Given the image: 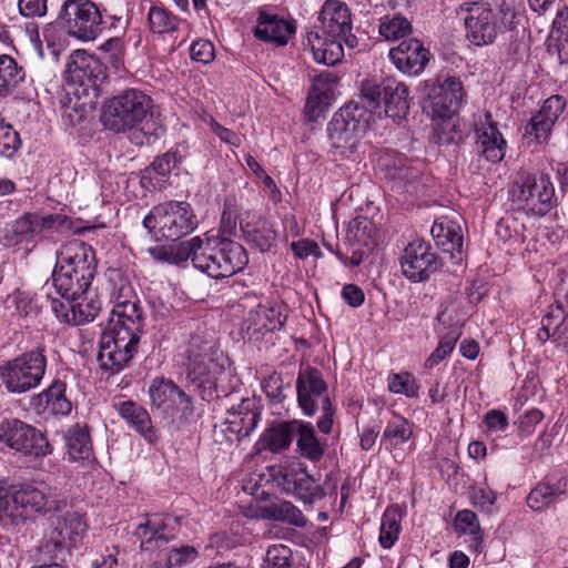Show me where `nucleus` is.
Segmentation results:
<instances>
[{"label":"nucleus","instance_id":"51","mask_svg":"<svg viewBox=\"0 0 568 568\" xmlns=\"http://www.w3.org/2000/svg\"><path fill=\"white\" fill-rule=\"evenodd\" d=\"M552 124L544 120L538 114H534L525 128L524 138L530 144L532 142H546L551 133Z\"/></svg>","mask_w":568,"mask_h":568},{"label":"nucleus","instance_id":"1","mask_svg":"<svg viewBox=\"0 0 568 568\" xmlns=\"http://www.w3.org/2000/svg\"><path fill=\"white\" fill-rule=\"evenodd\" d=\"M320 26L306 31L304 45L312 51L316 62L335 65L344 57L343 43L355 48L357 39L352 34V18L346 3L326 0L318 18Z\"/></svg>","mask_w":568,"mask_h":568},{"label":"nucleus","instance_id":"16","mask_svg":"<svg viewBox=\"0 0 568 568\" xmlns=\"http://www.w3.org/2000/svg\"><path fill=\"white\" fill-rule=\"evenodd\" d=\"M422 93L433 115L439 119H449L456 114L464 98L462 82L455 78H447L443 82L425 81L422 84Z\"/></svg>","mask_w":568,"mask_h":568},{"label":"nucleus","instance_id":"49","mask_svg":"<svg viewBox=\"0 0 568 568\" xmlns=\"http://www.w3.org/2000/svg\"><path fill=\"white\" fill-rule=\"evenodd\" d=\"M460 333L456 329H452L446 333L440 339L437 347L432 352L425 362L427 368L437 366L444 361L455 348L456 342L458 341Z\"/></svg>","mask_w":568,"mask_h":568},{"label":"nucleus","instance_id":"21","mask_svg":"<svg viewBox=\"0 0 568 568\" xmlns=\"http://www.w3.org/2000/svg\"><path fill=\"white\" fill-rule=\"evenodd\" d=\"M297 402L307 416H313L318 407L331 402L327 385L321 373L313 367H307L298 373L296 379Z\"/></svg>","mask_w":568,"mask_h":568},{"label":"nucleus","instance_id":"62","mask_svg":"<svg viewBox=\"0 0 568 568\" xmlns=\"http://www.w3.org/2000/svg\"><path fill=\"white\" fill-rule=\"evenodd\" d=\"M190 54L193 61L207 64L214 59V47L207 40H197L192 43Z\"/></svg>","mask_w":568,"mask_h":568},{"label":"nucleus","instance_id":"42","mask_svg":"<svg viewBox=\"0 0 568 568\" xmlns=\"http://www.w3.org/2000/svg\"><path fill=\"white\" fill-rule=\"evenodd\" d=\"M455 529L458 534L470 536V547L477 550L483 541L477 515L471 510H460L455 518Z\"/></svg>","mask_w":568,"mask_h":568},{"label":"nucleus","instance_id":"44","mask_svg":"<svg viewBox=\"0 0 568 568\" xmlns=\"http://www.w3.org/2000/svg\"><path fill=\"white\" fill-rule=\"evenodd\" d=\"M270 516L280 521L287 523L297 527H304L307 523L303 513L291 501L280 500L268 507Z\"/></svg>","mask_w":568,"mask_h":568},{"label":"nucleus","instance_id":"50","mask_svg":"<svg viewBox=\"0 0 568 568\" xmlns=\"http://www.w3.org/2000/svg\"><path fill=\"white\" fill-rule=\"evenodd\" d=\"M292 550L282 544L268 547L261 568H293Z\"/></svg>","mask_w":568,"mask_h":568},{"label":"nucleus","instance_id":"19","mask_svg":"<svg viewBox=\"0 0 568 568\" xmlns=\"http://www.w3.org/2000/svg\"><path fill=\"white\" fill-rule=\"evenodd\" d=\"M57 499L52 497V489L47 484L30 483L13 488L12 503L16 507L17 524L40 511H53Z\"/></svg>","mask_w":568,"mask_h":568},{"label":"nucleus","instance_id":"27","mask_svg":"<svg viewBox=\"0 0 568 568\" xmlns=\"http://www.w3.org/2000/svg\"><path fill=\"white\" fill-rule=\"evenodd\" d=\"M430 233L436 244L442 247L444 252L449 253L453 258L460 260L463 231L457 221L440 217L434 222Z\"/></svg>","mask_w":568,"mask_h":568},{"label":"nucleus","instance_id":"13","mask_svg":"<svg viewBox=\"0 0 568 568\" xmlns=\"http://www.w3.org/2000/svg\"><path fill=\"white\" fill-rule=\"evenodd\" d=\"M212 346L202 343L199 337H193L185 351V366L189 378L199 387L211 388L215 386L219 375L223 372V365L219 363L215 353H210Z\"/></svg>","mask_w":568,"mask_h":568},{"label":"nucleus","instance_id":"9","mask_svg":"<svg viewBox=\"0 0 568 568\" xmlns=\"http://www.w3.org/2000/svg\"><path fill=\"white\" fill-rule=\"evenodd\" d=\"M58 18L68 34L81 41H93L103 30L102 14L91 0H65Z\"/></svg>","mask_w":568,"mask_h":568},{"label":"nucleus","instance_id":"23","mask_svg":"<svg viewBox=\"0 0 568 568\" xmlns=\"http://www.w3.org/2000/svg\"><path fill=\"white\" fill-rule=\"evenodd\" d=\"M430 53L417 39L402 41L389 50V58L403 73L417 75L429 61Z\"/></svg>","mask_w":568,"mask_h":568},{"label":"nucleus","instance_id":"48","mask_svg":"<svg viewBox=\"0 0 568 568\" xmlns=\"http://www.w3.org/2000/svg\"><path fill=\"white\" fill-rule=\"evenodd\" d=\"M388 389L394 394L416 397L418 396L419 385L413 374L402 372L388 376Z\"/></svg>","mask_w":568,"mask_h":568},{"label":"nucleus","instance_id":"37","mask_svg":"<svg viewBox=\"0 0 568 568\" xmlns=\"http://www.w3.org/2000/svg\"><path fill=\"white\" fill-rule=\"evenodd\" d=\"M413 435V424L399 415H394L387 423L382 443L387 449L400 448Z\"/></svg>","mask_w":568,"mask_h":568},{"label":"nucleus","instance_id":"31","mask_svg":"<svg viewBox=\"0 0 568 568\" xmlns=\"http://www.w3.org/2000/svg\"><path fill=\"white\" fill-rule=\"evenodd\" d=\"M568 491V477H561L555 483L549 480L537 484L527 496V505L535 511H540L559 500Z\"/></svg>","mask_w":568,"mask_h":568},{"label":"nucleus","instance_id":"34","mask_svg":"<svg viewBox=\"0 0 568 568\" xmlns=\"http://www.w3.org/2000/svg\"><path fill=\"white\" fill-rule=\"evenodd\" d=\"M298 427H301V423L297 419L284 422L271 427L263 435V446L273 453L287 449L294 436H296Z\"/></svg>","mask_w":568,"mask_h":568},{"label":"nucleus","instance_id":"18","mask_svg":"<svg viewBox=\"0 0 568 568\" xmlns=\"http://www.w3.org/2000/svg\"><path fill=\"white\" fill-rule=\"evenodd\" d=\"M64 80L70 87L97 89L104 80L105 72L101 61L84 50H75L69 57L64 71Z\"/></svg>","mask_w":568,"mask_h":568},{"label":"nucleus","instance_id":"55","mask_svg":"<svg viewBox=\"0 0 568 568\" xmlns=\"http://www.w3.org/2000/svg\"><path fill=\"white\" fill-rule=\"evenodd\" d=\"M32 223L34 235H39L60 230L67 223V217L61 214H32Z\"/></svg>","mask_w":568,"mask_h":568},{"label":"nucleus","instance_id":"4","mask_svg":"<svg viewBox=\"0 0 568 568\" xmlns=\"http://www.w3.org/2000/svg\"><path fill=\"white\" fill-rule=\"evenodd\" d=\"M517 0H490L468 3L464 17L466 37L475 45L491 44L498 33L511 27Z\"/></svg>","mask_w":568,"mask_h":568},{"label":"nucleus","instance_id":"24","mask_svg":"<svg viewBox=\"0 0 568 568\" xmlns=\"http://www.w3.org/2000/svg\"><path fill=\"white\" fill-rule=\"evenodd\" d=\"M478 152L489 162H500L506 153V140L497 128L490 113H485L484 121L476 129Z\"/></svg>","mask_w":568,"mask_h":568},{"label":"nucleus","instance_id":"2","mask_svg":"<svg viewBox=\"0 0 568 568\" xmlns=\"http://www.w3.org/2000/svg\"><path fill=\"white\" fill-rule=\"evenodd\" d=\"M52 284L60 296L78 297L85 294L97 274L93 250L81 240H72L55 253Z\"/></svg>","mask_w":568,"mask_h":568},{"label":"nucleus","instance_id":"58","mask_svg":"<svg viewBox=\"0 0 568 568\" xmlns=\"http://www.w3.org/2000/svg\"><path fill=\"white\" fill-rule=\"evenodd\" d=\"M566 106L565 100L560 95H552L548 98L540 110L536 113L550 124L555 125L558 118L561 115Z\"/></svg>","mask_w":568,"mask_h":568},{"label":"nucleus","instance_id":"30","mask_svg":"<svg viewBox=\"0 0 568 568\" xmlns=\"http://www.w3.org/2000/svg\"><path fill=\"white\" fill-rule=\"evenodd\" d=\"M68 454L74 462L82 465L92 464L95 460L92 440L87 425L75 424L71 426L65 435Z\"/></svg>","mask_w":568,"mask_h":568},{"label":"nucleus","instance_id":"25","mask_svg":"<svg viewBox=\"0 0 568 568\" xmlns=\"http://www.w3.org/2000/svg\"><path fill=\"white\" fill-rule=\"evenodd\" d=\"M106 329H112L120 334L124 332L130 337L140 341L143 329V315L139 303L135 301L118 303L111 312Z\"/></svg>","mask_w":568,"mask_h":568},{"label":"nucleus","instance_id":"15","mask_svg":"<svg viewBox=\"0 0 568 568\" xmlns=\"http://www.w3.org/2000/svg\"><path fill=\"white\" fill-rule=\"evenodd\" d=\"M399 264L407 280L419 283L427 281L438 270L439 258L428 242L416 239L403 250Z\"/></svg>","mask_w":568,"mask_h":568},{"label":"nucleus","instance_id":"61","mask_svg":"<svg viewBox=\"0 0 568 568\" xmlns=\"http://www.w3.org/2000/svg\"><path fill=\"white\" fill-rule=\"evenodd\" d=\"M14 503H12V491L0 486V521L3 524H17Z\"/></svg>","mask_w":568,"mask_h":568},{"label":"nucleus","instance_id":"53","mask_svg":"<svg viewBox=\"0 0 568 568\" xmlns=\"http://www.w3.org/2000/svg\"><path fill=\"white\" fill-rule=\"evenodd\" d=\"M178 163L179 160L176 153L166 152L162 156H158L152 164L145 169L143 179H153V174L163 179L168 176L174 168H176Z\"/></svg>","mask_w":568,"mask_h":568},{"label":"nucleus","instance_id":"33","mask_svg":"<svg viewBox=\"0 0 568 568\" xmlns=\"http://www.w3.org/2000/svg\"><path fill=\"white\" fill-rule=\"evenodd\" d=\"M383 100L386 115L394 120L405 118L409 110L408 88L403 82L385 80Z\"/></svg>","mask_w":568,"mask_h":568},{"label":"nucleus","instance_id":"10","mask_svg":"<svg viewBox=\"0 0 568 568\" xmlns=\"http://www.w3.org/2000/svg\"><path fill=\"white\" fill-rule=\"evenodd\" d=\"M0 444L24 456L40 457L51 453L39 429L16 418L0 422Z\"/></svg>","mask_w":568,"mask_h":568},{"label":"nucleus","instance_id":"43","mask_svg":"<svg viewBox=\"0 0 568 568\" xmlns=\"http://www.w3.org/2000/svg\"><path fill=\"white\" fill-rule=\"evenodd\" d=\"M410 32L412 23L403 16H385L381 19L379 34L387 41L399 40Z\"/></svg>","mask_w":568,"mask_h":568},{"label":"nucleus","instance_id":"63","mask_svg":"<svg viewBox=\"0 0 568 568\" xmlns=\"http://www.w3.org/2000/svg\"><path fill=\"white\" fill-rule=\"evenodd\" d=\"M18 9L26 18L43 17L48 11V0H18Z\"/></svg>","mask_w":568,"mask_h":568},{"label":"nucleus","instance_id":"45","mask_svg":"<svg viewBox=\"0 0 568 568\" xmlns=\"http://www.w3.org/2000/svg\"><path fill=\"white\" fill-rule=\"evenodd\" d=\"M33 235L34 229L31 213L18 217L4 227V239L10 245L21 243Z\"/></svg>","mask_w":568,"mask_h":568},{"label":"nucleus","instance_id":"3","mask_svg":"<svg viewBox=\"0 0 568 568\" xmlns=\"http://www.w3.org/2000/svg\"><path fill=\"white\" fill-rule=\"evenodd\" d=\"M191 261L195 268L213 278L230 277L248 263L245 248L226 237L207 235L192 237Z\"/></svg>","mask_w":568,"mask_h":568},{"label":"nucleus","instance_id":"46","mask_svg":"<svg viewBox=\"0 0 568 568\" xmlns=\"http://www.w3.org/2000/svg\"><path fill=\"white\" fill-rule=\"evenodd\" d=\"M75 321L72 325H82L92 322L101 310V303L89 290L85 294L74 301Z\"/></svg>","mask_w":568,"mask_h":568},{"label":"nucleus","instance_id":"22","mask_svg":"<svg viewBox=\"0 0 568 568\" xmlns=\"http://www.w3.org/2000/svg\"><path fill=\"white\" fill-rule=\"evenodd\" d=\"M296 33V23L278 14L262 10L258 12L254 36L262 41L282 47Z\"/></svg>","mask_w":568,"mask_h":568},{"label":"nucleus","instance_id":"6","mask_svg":"<svg viewBox=\"0 0 568 568\" xmlns=\"http://www.w3.org/2000/svg\"><path fill=\"white\" fill-rule=\"evenodd\" d=\"M47 371L43 348L24 352L0 364V385L10 394H24L37 388Z\"/></svg>","mask_w":568,"mask_h":568},{"label":"nucleus","instance_id":"60","mask_svg":"<svg viewBox=\"0 0 568 568\" xmlns=\"http://www.w3.org/2000/svg\"><path fill=\"white\" fill-rule=\"evenodd\" d=\"M544 414L537 408L527 410L518 420L519 436L528 437L534 432L536 426L542 420Z\"/></svg>","mask_w":568,"mask_h":568},{"label":"nucleus","instance_id":"29","mask_svg":"<svg viewBox=\"0 0 568 568\" xmlns=\"http://www.w3.org/2000/svg\"><path fill=\"white\" fill-rule=\"evenodd\" d=\"M284 322L285 316L278 306L258 304L256 308L248 312L243 327L252 334H264L280 329Z\"/></svg>","mask_w":568,"mask_h":568},{"label":"nucleus","instance_id":"17","mask_svg":"<svg viewBox=\"0 0 568 568\" xmlns=\"http://www.w3.org/2000/svg\"><path fill=\"white\" fill-rule=\"evenodd\" d=\"M54 503L55 519L52 521L53 530L50 540L54 544L59 554L63 555L83 537L87 525L79 513L70 510L65 498L57 497Z\"/></svg>","mask_w":568,"mask_h":568},{"label":"nucleus","instance_id":"5","mask_svg":"<svg viewBox=\"0 0 568 568\" xmlns=\"http://www.w3.org/2000/svg\"><path fill=\"white\" fill-rule=\"evenodd\" d=\"M142 223L154 237L166 241L186 236L199 226L191 204L185 201H168L153 206Z\"/></svg>","mask_w":568,"mask_h":568},{"label":"nucleus","instance_id":"38","mask_svg":"<svg viewBox=\"0 0 568 568\" xmlns=\"http://www.w3.org/2000/svg\"><path fill=\"white\" fill-rule=\"evenodd\" d=\"M246 237L262 252L268 251L276 241L277 232L272 222L258 217L254 223L241 224Z\"/></svg>","mask_w":568,"mask_h":568},{"label":"nucleus","instance_id":"41","mask_svg":"<svg viewBox=\"0 0 568 568\" xmlns=\"http://www.w3.org/2000/svg\"><path fill=\"white\" fill-rule=\"evenodd\" d=\"M148 21L150 30L156 34L172 33L180 24V19L162 6L150 9Z\"/></svg>","mask_w":568,"mask_h":568},{"label":"nucleus","instance_id":"11","mask_svg":"<svg viewBox=\"0 0 568 568\" xmlns=\"http://www.w3.org/2000/svg\"><path fill=\"white\" fill-rule=\"evenodd\" d=\"M362 111L357 105L348 104L341 108L327 125V134L332 148L342 155L354 153L365 131L361 122Z\"/></svg>","mask_w":568,"mask_h":568},{"label":"nucleus","instance_id":"54","mask_svg":"<svg viewBox=\"0 0 568 568\" xmlns=\"http://www.w3.org/2000/svg\"><path fill=\"white\" fill-rule=\"evenodd\" d=\"M253 402L251 399H243L239 406V410L234 412V419L231 423H236L237 419L242 424L240 432H244L247 435L255 428L260 420V414L252 408Z\"/></svg>","mask_w":568,"mask_h":568},{"label":"nucleus","instance_id":"39","mask_svg":"<svg viewBox=\"0 0 568 568\" xmlns=\"http://www.w3.org/2000/svg\"><path fill=\"white\" fill-rule=\"evenodd\" d=\"M192 239L173 245H155L146 250L156 262L179 265L191 260Z\"/></svg>","mask_w":568,"mask_h":568},{"label":"nucleus","instance_id":"26","mask_svg":"<svg viewBox=\"0 0 568 568\" xmlns=\"http://www.w3.org/2000/svg\"><path fill=\"white\" fill-rule=\"evenodd\" d=\"M172 517L161 518L159 516H151L145 521L140 523L134 529V536L140 540V548L144 552H153L154 549H160L168 544L172 538V534L168 532Z\"/></svg>","mask_w":568,"mask_h":568},{"label":"nucleus","instance_id":"20","mask_svg":"<svg viewBox=\"0 0 568 568\" xmlns=\"http://www.w3.org/2000/svg\"><path fill=\"white\" fill-rule=\"evenodd\" d=\"M152 406L164 416L174 417L179 413L185 415L192 412L190 396L170 379H154L149 387Z\"/></svg>","mask_w":568,"mask_h":568},{"label":"nucleus","instance_id":"28","mask_svg":"<svg viewBox=\"0 0 568 568\" xmlns=\"http://www.w3.org/2000/svg\"><path fill=\"white\" fill-rule=\"evenodd\" d=\"M120 416L126 424L139 433L148 443L153 444L158 440L156 430L152 425L148 410L139 404L126 400L114 405Z\"/></svg>","mask_w":568,"mask_h":568},{"label":"nucleus","instance_id":"57","mask_svg":"<svg viewBox=\"0 0 568 568\" xmlns=\"http://www.w3.org/2000/svg\"><path fill=\"white\" fill-rule=\"evenodd\" d=\"M80 296H78V298ZM74 301H77V297L61 296V298H52L51 310L61 323L72 324V321H75L73 313Z\"/></svg>","mask_w":568,"mask_h":568},{"label":"nucleus","instance_id":"12","mask_svg":"<svg viewBox=\"0 0 568 568\" xmlns=\"http://www.w3.org/2000/svg\"><path fill=\"white\" fill-rule=\"evenodd\" d=\"M271 476L278 487L288 495L312 504L325 496L323 488L301 464H286L271 469Z\"/></svg>","mask_w":568,"mask_h":568},{"label":"nucleus","instance_id":"47","mask_svg":"<svg viewBox=\"0 0 568 568\" xmlns=\"http://www.w3.org/2000/svg\"><path fill=\"white\" fill-rule=\"evenodd\" d=\"M400 531L399 515L396 509H386L382 517L379 529V544L389 549L397 541Z\"/></svg>","mask_w":568,"mask_h":568},{"label":"nucleus","instance_id":"64","mask_svg":"<svg viewBox=\"0 0 568 568\" xmlns=\"http://www.w3.org/2000/svg\"><path fill=\"white\" fill-rule=\"evenodd\" d=\"M329 104V101L308 93L304 108V114L308 121H315Z\"/></svg>","mask_w":568,"mask_h":568},{"label":"nucleus","instance_id":"32","mask_svg":"<svg viewBox=\"0 0 568 568\" xmlns=\"http://www.w3.org/2000/svg\"><path fill=\"white\" fill-rule=\"evenodd\" d=\"M65 387L63 382L54 381L32 399L34 407L52 415H68L72 404L65 396Z\"/></svg>","mask_w":568,"mask_h":568},{"label":"nucleus","instance_id":"8","mask_svg":"<svg viewBox=\"0 0 568 568\" xmlns=\"http://www.w3.org/2000/svg\"><path fill=\"white\" fill-rule=\"evenodd\" d=\"M151 100L143 92L130 89L109 100L102 109L101 122L114 132L135 130L146 119Z\"/></svg>","mask_w":568,"mask_h":568},{"label":"nucleus","instance_id":"52","mask_svg":"<svg viewBox=\"0 0 568 568\" xmlns=\"http://www.w3.org/2000/svg\"><path fill=\"white\" fill-rule=\"evenodd\" d=\"M336 84L337 77L329 71H325L314 77L312 88L308 93L315 97H321L331 102L334 97Z\"/></svg>","mask_w":568,"mask_h":568},{"label":"nucleus","instance_id":"59","mask_svg":"<svg viewBox=\"0 0 568 568\" xmlns=\"http://www.w3.org/2000/svg\"><path fill=\"white\" fill-rule=\"evenodd\" d=\"M384 81L379 82L376 79H367L362 82L361 97L371 108H376L381 103L383 95Z\"/></svg>","mask_w":568,"mask_h":568},{"label":"nucleus","instance_id":"36","mask_svg":"<svg viewBox=\"0 0 568 568\" xmlns=\"http://www.w3.org/2000/svg\"><path fill=\"white\" fill-rule=\"evenodd\" d=\"M301 427L296 433V446L300 455L313 463L322 459L325 447L315 434V429L311 423L300 420Z\"/></svg>","mask_w":568,"mask_h":568},{"label":"nucleus","instance_id":"56","mask_svg":"<svg viewBox=\"0 0 568 568\" xmlns=\"http://www.w3.org/2000/svg\"><path fill=\"white\" fill-rule=\"evenodd\" d=\"M21 144L18 132L11 125L0 126V155L11 158Z\"/></svg>","mask_w":568,"mask_h":568},{"label":"nucleus","instance_id":"35","mask_svg":"<svg viewBox=\"0 0 568 568\" xmlns=\"http://www.w3.org/2000/svg\"><path fill=\"white\" fill-rule=\"evenodd\" d=\"M197 557V550L192 546H181L179 548L164 545L152 559L151 568H172L181 567L192 562Z\"/></svg>","mask_w":568,"mask_h":568},{"label":"nucleus","instance_id":"7","mask_svg":"<svg viewBox=\"0 0 568 568\" xmlns=\"http://www.w3.org/2000/svg\"><path fill=\"white\" fill-rule=\"evenodd\" d=\"M513 203L526 215L544 216L557 202L555 186L542 173L520 171L511 187Z\"/></svg>","mask_w":568,"mask_h":568},{"label":"nucleus","instance_id":"14","mask_svg":"<svg viewBox=\"0 0 568 568\" xmlns=\"http://www.w3.org/2000/svg\"><path fill=\"white\" fill-rule=\"evenodd\" d=\"M138 343L139 339L124 332L120 334L106 329L101 336L97 355L100 367L110 375L119 373L133 357Z\"/></svg>","mask_w":568,"mask_h":568},{"label":"nucleus","instance_id":"40","mask_svg":"<svg viewBox=\"0 0 568 568\" xmlns=\"http://www.w3.org/2000/svg\"><path fill=\"white\" fill-rule=\"evenodd\" d=\"M24 71L9 54H0V95L10 93L23 80Z\"/></svg>","mask_w":568,"mask_h":568}]
</instances>
